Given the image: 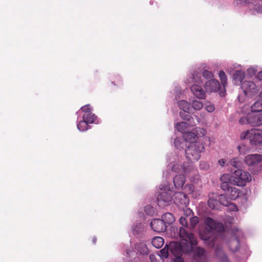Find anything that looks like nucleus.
Instances as JSON below:
<instances>
[{
    "mask_svg": "<svg viewBox=\"0 0 262 262\" xmlns=\"http://www.w3.org/2000/svg\"><path fill=\"white\" fill-rule=\"evenodd\" d=\"M185 182V177L183 174L176 175L173 178L174 186L177 188H182Z\"/></svg>",
    "mask_w": 262,
    "mask_h": 262,
    "instance_id": "25",
    "label": "nucleus"
},
{
    "mask_svg": "<svg viewBox=\"0 0 262 262\" xmlns=\"http://www.w3.org/2000/svg\"><path fill=\"white\" fill-rule=\"evenodd\" d=\"M182 253L179 255H174L176 258L174 259L173 262H184L183 259L181 257Z\"/></svg>",
    "mask_w": 262,
    "mask_h": 262,
    "instance_id": "50",
    "label": "nucleus"
},
{
    "mask_svg": "<svg viewBox=\"0 0 262 262\" xmlns=\"http://www.w3.org/2000/svg\"><path fill=\"white\" fill-rule=\"evenodd\" d=\"M241 161L237 158H233L231 159L230 161L231 165L235 168L240 167L241 165Z\"/></svg>",
    "mask_w": 262,
    "mask_h": 262,
    "instance_id": "39",
    "label": "nucleus"
},
{
    "mask_svg": "<svg viewBox=\"0 0 262 262\" xmlns=\"http://www.w3.org/2000/svg\"><path fill=\"white\" fill-rule=\"evenodd\" d=\"M204 222L206 228L204 231L200 232V237L202 240L206 241L207 244L213 246L215 244L214 234L224 231V227L223 224L217 223L210 217L206 218Z\"/></svg>",
    "mask_w": 262,
    "mask_h": 262,
    "instance_id": "2",
    "label": "nucleus"
},
{
    "mask_svg": "<svg viewBox=\"0 0 262 262\" xmlns=\"http://www.w3.org/2000/svg\"><path fill=\"white\" fill-rule=\"evenodd\" d=\"M178 105L183 111L180 113V117L183 120L188 121V125L192 126L200 122V119L197 116L195 115L194 117H192L189 114V113L191 112L190 103L182 100L178 102Z\"/></svg>",
    "mask_w": 262,
    "mask_h": 262,
    "instance_id": "6",
    "label": "nucleus"
},
{
    "mask_svg": "<svg viewBox=\"0 0 262 262\" xmlns=\"http://www.w3.org/2000/svg\"><path fill=\"white\" fill-rule=\"evenodd\" d=\"M252 180V176L247 171L241 169L234 171L232 174V184L238 186H244Z\"/></svg>",
    "mask_w": 262,
    "mask_h": 262,
    "instance_id": "10",
    "label": "nucleus"
},
{
    "mask_svg": "<svg viewBox=\"0 0 262 262\" xmlns=\"http://www.w3.org/2000/svg\"><path fill=\"white\" fill-rule=\"evenodd\" d=\"M205 110L209 113L213 112L215 110L214 105L210 102H208L205 106Z\"/></svg>",
    "mask_w": 262,
    "mask_h": 262,
    "instance_id": "41",
    "label": "nucleus"
},
{
    "mask_svg": "<svg viewBox=\"0 0 262 262\" xmlns=\"http://www.w3.org/2000/svg\"><path fill=\"white\" fill-rule=\"evenodd\" d=\"M132 252V250H129V251H126V254L127 255H130V253Z\"/></svg>",
    "mask_w": 262,
    "mask_h": 262,
    "instance_id": "57",
    "label": "nucleus"
},
{
    "mask_svg": "<svg viewBox=\"0 0 262 262\" xmlns=\"http://www.w3.org/2000/svg\"><path fill=\"white\" fill-rule=\"evenodd\" d=\"M185 191L188 193L192 194V197L195 198H197L201 194V192L199 191H196L194 190V188L193 185L188 184L184 187Z\"/></svg>",
    "mask_w": 262,
    "mask_h": 262,
    "instance_id": "29",
    "label": "nucleus"
},
{
    "mask_svg": "<svg viewBox=\"0 0 262 262\" xmlns=\"http://www.w3.org/2000/svg\"><path fill=\"white\" fill-rule=\"evenodd\" d=\"M220 95L221 97H224L225 96V92H223V91L220 92Z\"/></svg>",
    "mask_w": 262,
    "mask_h": 262,
    "instance_id": "56",
    "label": "nucleus"
},
{
    "mask_svg": "<svg viewBox=\"0 0 262 262\" xmlns=\"http://www.w3.org/2000/svg\"><path fill=\"white\" fill-rule=\"evenodd\" d=\"M191 110L200 111L203 107V103L197 100H192L190 101Z\"/></svg>",
    "mask_w": 262,
    "mask_h": 262,
    "instance_id": "32",
    "label": "nucleus"
},
{
    "mask_svg": "<svg viewBox=\"0 0 262 262\" xmlns=\"http://www.w3.org/2000/svg\"><path fill=\"white\" fill-rule=\"evenodd\" d=\"M244 95L248 97H252L257 94L258 89L254 82L251 81H245L241 85Z\"/></svg>",
    "mask_w": 262,
    "mask_h": 262,
    "instance_id": "13",
    "label": "nucleus"
},
{
    "mask_svg": "<svg viewBox=\"0 0 262 262\" xmlns=\"http://www.w3.org/2000/svg\"><path fill=\"white\" fill-rule=\"evenodd\" d=\"M194 259L196 262H207V257L205 250L200 247L194 250Z\"/></svg>",
    "mask_w": 262,
    "mask_h": 262,
    "instance_id": "19",
    "label": "nucleus"
},
{
    "mask_svg": "<svg viewBox=\"0 0 262 262\" xmlns=\"http://www.w3.org/2000/svg\"><path fill=\"white\" fill-rule=\"evenodd\" d=\"M145 211L146 212V213L148 215H151L154 213V210L153 207L151 206L148 205L146 206L145 207Z\"/></svg>",
    "mask_w": 262,
    "mask_h": 262,
    "instance_id": "45",
    "label": "nucleus"
},
{
    "mask_svg": "<svg viewBox=\"0 0 262 262\" xmlns=\"http://www.w3.org/2000/svg\"><path fill=\"white\" fill-rule=\"evenodd\" d=\"M136 249L141 254L146 255L149 253V250L144 243L137 244L135 247Z\"/></svg>",
    "mask_w": 262,
    "mask_h": 262,
    "instance_id": "28",
    "label": "nucleus"
},
{
    "mask_svg": "<svg viewBox=\"0 0 262 262\" xmlns=\"http://www.w3.org/2000/svg\"><path fill=\"white\" fill-rule=\"evenodd\" d=\"M218 195L214 193L209 194V200L208 201V206L212 209H219L220 203L217 200Z\"/></svg>",
    "mask_w": 262,
    "mask_h": 262,
    "instance_id": "21",
    "label": "nucleus"
},
{
    "mask_svg": "<svg viewBox=\"0 0 262 262\" xmlns=\"http://www.w3.org/2000/svg\"><path fill=\"white\" fill-rule=\"evenodd\" d=\"M88 114H86L82 117V120L78 121L77 127L79 130L84 132L88 129V124L93 123V116L91 115V119H88Z\"/></svg>",
    "mask_w": 262,
    "mask_h": 262,
    "instance_id": "18",
    "label": "nucleus"
},
{
    "mask_svg": "<svg viewBox=\"0 0 262 262\" xmlns=\"http://www.w3.org/2000/svg\"><path fill=\"white\" fill-rule=\"evenodd\" d=\"M237 149L240 155H245L250 151V148L245 144H241L237 146Z\"/></svg>",
    "mask_w": 262,
    "mask_h": 262,
    "instance_id": "36",
    "label": "nucleus"
},
{
    "mask_svg": "<svg viewBox=\"0 0 262 262\" xmlns=\"http://www.w3.org/2000/svg\"><path fill=\"white\" fill-rule=\"evenodd\" d=\"M243 236V232L237 228L234 229L231 231V237L228 241V244L230 250L236 251L239 248V238Z\"/></svg>",
    "mask_w": 262,
    "mask_h": 262,
    "instance_id": "12",
    "label": "nucleus"
},
{
    "mask_svg": "<svg viewBox=\"0 0 262 262\" xmlns=\"http://www.w3.org/2000/svg\"><path fill=\"white\" fill-rule=\"evenodd\" d=\"M180 224L183 226V227H187V221L185 217H181L179 220Z\"/></svg>",
    "mask_w": 262,
    "mask_h": 262,
    "instance_id": "47",
    "label": "nucleus"
},
{
    "mask_svg": "<svg viewBox=\"0 0 262 262\" xmlns=\"http://www.w3.org/2000/svg\"><path fill=\"white\" fill-rule=\"evenodd\" d=\"M227 206H229V209L231 210L232 211H236L237 210V208L236 206L232 203H230V202L228 203V205Z\"/></svg>",
    "mask_w": 262,
    "mask_h": 262,
    "instance_id": "48",
    "label": "nucleus"
},
{
    "mask_svg": "<svg viewBox=\"0 0 262 262\" xmlns=\"http://www.w3.org/2000/svg\"><path fill=\"white\" fill-rule=\"evenodd\" d=\"M194 259L196 262H207V257L205 250L200 247L194 250Z\"/></svg>",
    "mask_w": 262,
    "mask_h": 262,
    "instance_id": "20",
    "label": "nucleus"
},
{
    "mask_svg": "<svg viewBox=\"0 0 262 262\" xmlns=\"http://www.w3.org/2000/svg\"><path fill=\"white\" fill-rule=\"evenodd\" d=\"M187 127V123L185 122H181L177 123L175 125V127L177 130L184 134V133L186 132V129Z\"/></svg>",
    "mask_w": 262,
    "mask_h": 262,
    "instance_id": "34",
    "label": "nucleus"
},
{
    "mask_svg": "<svg viewBox=\"0 0 262 262\" xmlns=\"http://www.w3.org/2000/svg\"><path fill=\"white\" fill-rule=\"evenodd\" d=\"M150 227L153 231L157 232H162L166 230V225L162 220L154 219L150 222Z\"/></svg>",
    "mask_w": 262,
    "mask_h": 262,
    "instance_id": "17",
    "label": "nucleus"
},
{
    "mask_svg": "<svg viewBox=\"0 0 262 262\" xmlns=\"http://www.w3.org/2000/svg\"><path fill=\"white\" fill-rule=\"evenodd\" d=\"M169 174V172L168 171H164L163 172V177L167 178H168Z\"/></svg>",
    "mask_w": 262,
    "mask_h": 262,
    "instance_id": "55",
    "label": "nucleus"
},
{
    "mask_svg": "<svg viewBox=\"0 0 262 262\" xmlns=\"http://www.w3.org/2000/svg\"><path fill=\"white\" fill-rule=\"evenodd\" d=\"M186 82L191 84L190 90L194 96L199 99H205L206 92L203 89L201 85L203 79L200 71H194L191 75L188 76Z\"/></svg>",
    "mask_w": 262,
    "mask_h": 262,
    "instance_id": "3",
    "label": "nucleus"
},
{
    "mask_svg": "<svg viewBox=\"0 0 262 262\" xmlns=\"http://www.w3.org/2000/svg\"><path fill=\"white\" fill-rule=\"evenodd\" d=\"M218 163L221 166L224 167L227 165V161L225 159H221L218 161Z\"/></svg>",
    "mask_w": 262,
    "mask_h": 262,
    "instance_id": "49",
    "label": "nucleus"
},
{
    "mask_svg": "<svg viewBox=\"0 0 262 262\" xmlns=\"http://www.w3.org/2000/svg\"><path fill=\"white\" fill-rule=\"evenodd\" d=\"M221 181L223 183L232 184V175L230 176L228 174H223L220 178Z\"/></svg>",
    "mask_w": 262,
    "mask_h": 262,
    "instance_id": "38",
    "label": "nucleus"
},
{
    "mask_svg": "<svg viewBox=\"0 0 262 262\" xmlns=\"http://www.w3.org/2000/svg\"><path fill=\"white\" fill-rule=\"evenodd\" d=\"M190 225L192 228H194L199 223V218L196 216H193L190 219Z\"/></svg>",
    "mask_w": 262,
    "mask_h": 262,
    "instance_id": "44",
    "label": "nucleus"
},
{
    "mask_svg": "<svg viewBox=\"0 0 262 262\" xmlns=\"http://www.w3.org/2000/svg\"><path fill=\"white\" fill-rule=\"evenodd\" d=\"M262 89V84H261ZM251 111L252 112H259L262 111V91L259 95V99L251 106Z\"/></svg>",
    "mask_w": 262,
    "mask_h": 262,
    "instance_id": "24",
    "label": "nucleus"
},
{
    "mask_svg": "<svg viewBox=\"0 0 262 262\" xmlns=\"http://www.w3.org/2000/svg\"><path fill=\"white\" fill-rule=\"evenodd\" d=\"M249 141L253 145L262 144V130L257 129H251Z\"/></svg>",
    "mask_w": 262,
    "mask_h": 262,
    "instance_id": "15",
    "label": "nucleus"
},
{
    "mask_svg": "<svg viewBox=\"0 0 262 262\" xmlns=\"http://www.w3.org/2000/svg\"><path fill=\"white\" fill-rule=\"evenodd\" d=\"M221 188L223 189V190H226L228 191V188H230V187H229L228 186V183H222V185H221Z\"/></svg>",
    "mask_w": 262,
    "mask_h": 262,
    "instance_id": "52",
    "label": "nucleus"
},
{
    "mask_svg": "<svg viewBox=\"0 0 262 262\" xmlns=\"http://www.w3.org/2000/svg\"><path fill=\"white\" fill-rule=\"evenodd\" d=\"M219 77L220 79L221 84L223 86L224 89L227 84V77L223 71H220L219 73Z\"/></svg>",
    "mask_w": 262,
    "mask_h": 262,
    "instance_id": "35",
    "label": "nucleus"
},
{
    "mask_svg": "<svg viewBox=\"0 0 262 262\" xmlns=\"http://www.w3.org/2000/svg\"><path fill=\"white\" fill-rule=\"evenodd\" d=\"M145 228V226L144 224L138 223L134 224L132 227V231L134 234H138L141 232H142Z\"/></svg>",
    "mask_w": 262,
    "mask_h": 262,
    "instance_id": "33",
    "label": "nucleus"
},
{
    "mask_svg": "<svg viewBox=\"0 0 262 262\" xmlns=\"http://www.w3.org/2000/svg\"><path fill=\"white\" fill-rule=\"evenodd\" d=\"M217 200L220 205H223L224 206H227L228 205V203L229 201L228 200L226 195L221 194L220 196L218 195Z\"/></svg>",
    "mask_w": 262,
    "mask_h": 262,
    "instance_id": "37",
    "label": "nucleus"
},
{
    "mask_svg": "<svg viewBox=\"0 0 262 262\" xmlns=\"http://www.w3.org/2000/svg\"><path fill=\"white\" fill-rule=\"evenodd\" d=\"M184 209V214H185L187 216L190 215L192 214V213L191 210L190 209H189V208H187L186 207V208H185Z\"/></svg>",
    "mask_w": 262,
    "mask_h": 262,
    "instance_id": "51",
    "label": "nucleus"
},
{
    "mask_svg": "<svg viewBox=\"0 0 262 262\" xmlns=\"http://www.w3.org/2000/svg\"><path fill=\"white\" fill-rule=\"evenodd\" d=\"M160 191L157 196V200L159 206H167L172 200V191L168 185H161L159 187Z\"/></svg>",
    "mask_w": 262,
    "mask_h": 262,
    "instance_id": "9",
    "label": "nucleus"
},
{
    "mask_svg": "<svg viewBox=\"0 0 262 262\" xmlns=\"http://www.w3.org/2000/svg\"><path fill=\"white\" fill-rule=\"evenodd\" d=\"M262 161V155L259 154L249 155L244 158V162L248 166H254Z\"/></svg>",
    "mask_w": 262,
    "mask_h": 262,
    "instance_id": "16",
    "label": "nucleus"
},
{
    "mask_svg": "<svg viewBox=\"0 0 262 262\" xmlns=\"http://www.w3.org/2000/svg\"><path fill=\"white\" fill-rule=\"evenodd\" d=\"M92 107L90 106V105L87 104L85 105L81 108V110L79 111L77 113L80 114L81 113H83V116H84L86 114H88L89 115H88V119H91V115L93 116V123H98V122L96 121V117L95 115L92 113Z\"/></svg>",
    "mask_w": 262,
    "mask_h": 262,
    "instance_id": "22",
    "label": "nucleus"
},
{
    "mask_svg": "<svg viewBox=\"0 0 262 262\" xmlns=\"http://www.w3.org/2000/svg\"><path fill=\"white\" fill-rule=\"evenodd\" d=\"M256 78H257V79H258L260 80H262V71L259 72L257 74V75L256 76Z\"/></svg>",
    "mask_w": 262,
    "mask_h": 262,
    "instance_id": "53",
    "label": "nucleus"
},
{
    "mask_svg": "<svg viewBox=\"0 0 262 262\" xmlns=\"http://www.w3.org/2000/svg\"><path fill=\"white\" fill-rule=\"evenodd\" d=\"M240 107V113L243 115L239 119L240 124H250L252 126L262 125V114H253L250 113V106L248 104H244Z\"/></svg>",
    "mask_w": 262,
    "mask_h": 262,
    "instance_id": "4",
    "label": "nucleus"
},
{
    "mask_svg": "<svg viewBox=\"0 0 262 262\" xmlns=\"http://www.w3.org/2000/svg\"><path fill=\"white\" fill-rule=\"evenodd\" d=\"M168 167L174 172H182L185 174L195 171V168L190 162L183 161L181 158L178 155H173L169 159Z\"/></svg>",
    "mask_w": 262,
    "mask_h": 262,
    "instance_id": "5",
    "label": "nucleus"
},
{
    "mask_svg": "<svg viewBox=\"0 0 262 262\" xmlns=\"http://www.w3.org/2000/svg\"><path fill=\"white\" fill-rule=\"evenodd\" d=\"M215 253L220 258L221 262H229L227 256L225 254L221 248L217 247L215 249Z\"/></svg>",
    "mask_w": 262,
    "mask_h": 262,
    "instance_id": "31",
    "label": "nucleus"
},
{
    "mask_svg": "<svg viewBox=\"0 0 262 262\" xmlns=\"http://www.w3.org/2000/svg\"><path fill=\"white\" fill-rule=\"evenodd\" d=\"M201 76L203 79L205 80L204 88L207 93L217 92L221 88L220 82L214 78L213 74L208 70H204Z\"/></svg>",
    "mask_w": 262,
    "mask_h": 262,
    "instance_id": "7",
    "label": "nucleus"
},
{
    "mask_svg": "<svg viewBox=\"0 0 262 262\" xmlns=\"http://www.w3.org/2000/svg\"><path fill=\"white\" fill-rule=\"evenodd\" d=\"M183 140L177 138L175 139L174 144L175 147L178 149L183 148L184 146H186L187 144L194 142H198V136L193 132H186L184 133Z\"/></svg>",
    "mask_w": 262,
    "mask_h": 262,
    "instance_id": "11",
    "label": "nucleus"
},
{
    "mask_svg": "<svg viewBox=\"0 0 262 262\" xmlns=\"http://www.w3.org/2000/svg\"><path fill=\"white\" fill-rule=\"evenodd\" d=\"M250 136V130H248L245 132H242L241 134L240 138L241 139H245L248 138L249 139V137Z\"/></svg>",
    "mask_w": 262,
    "mask_h": 262,
    "instance_id": "43",
    "label": "nucleus"
},
{
    "mask_svg": "<svg viewBox=\"0 0 262 262\" xmlns=\"http://www.w3.org/2000/svg\"><path fill=\"white\" fill-rule=\"evenodd\" d=\"M257 71V66H252L247 69V74L249 76L252 77L254 75H255V74H256Z\"/></svg>",
    "mask_w": 262,
    "mask_h": 262,
    "instance_id": "40",
    "label": "nucleus"
},
{
    "mask_svg": "<svg viewBox=\"0 0 262 262\" xmlns=\"http://www.w3.org/2000/svg\"><path fill=\"white\" fill-rule=\"evenodd\" d=\"M179 236L181 238L180 243L170 242L168 245H166L160 251V254H157V256L162 260L167 258L169 255V251L173 255H179L181 253H188L192 251L193 246L197 244V240L194 235L188 233L183 227L180 228Z\"/></svg>",
    "mask_w": 262,
    "mask_h": 262,
    "instance_id": "1",
    "label": "nucleus"
},
{
    "mask_svg": "<svg viewBox=\"0 0 262 262\" xmlns=\"http://www.w3.org/2000/svg\"><path fill=\"white\" fill-rule=\"evenodd\" d=\"M186 146V158L191 162L198 161L200 158L201 153L204 151V146L199 142H194L187 144Z\"/></svg>",
    "mask_w": 262,
    "mask_h": 262,
    "instance_id": "8",
    "label": "nucleus"
},
{
    "mask_svg": "<svg viewBox=\"0 0 262 262\" xmlns=\"http://www.w3.org/2000/svg\"><path fill=\"white\" fill-rule=\"evenodd\" d=\"M240 191L238 189L234 187H230L228 188V199L230 200L236 199L239 195Z\"/></svg>",
    "mask_w": 262,
    "mask_h": 262,
    "instance_id": "26",
    "label": "nucleus"
},
{
    "mask_svg": "<svg viewBox=\"0 0 262 262\" xmlns=\"http://www.w3.org/2000/svg\"><path fill=\"white\" fill-rule=\"evenodd\" d=\"M245 77V72L241 70H236L233 76V80L235 84L239 85L242 84V82Z\"/></svg>",
    "mask_w": 262,
    "mask_h": 262,
    "instance_id": "23",
    "label": "nucleus"
},
{
    "mask_svg": "<svg viewBox=\"0 0 262 262\" xmlns=\"http://www.w3.org/2000/svg\"><path fill=\"white\" fill-rule=\"evenodd\" d=\"M238 101H239L240 103H242L244 102V96H239L238 97Z\"/></svg>",
    "mask_w": 262,
    "mask_h": 262,
    "instance_id": "54",
    "label": "nucleus"
},
{
    "mask_svg": "<svg viewBox=\"0 0 262 262\" xmlns=\"http://www.w3.org/2000/svg\"><path fill=\"white\" fill-rule=\"evenodd\" d=\"M96 238L95 237H94L93 238V242L94 244H95L96 243Z\"/></svg>",
    "mask_w": 262,
    "mask_h": 262,
    "instance_id": "58",
    "label": "nucleus"
},
{
    "mask_svg": "<svg viewBox=\"0 0 262 262\" xmlns=\"http://www.w3.org/2000/svg\"><path fill=\"white\" fill-rule=\"evenodd\" d=\"M164 243L162 237L160 236L154 237L151 241V244L156 248H160L162 247Z\"/></svg>",
    "mask_w": 262,
    "mask_h": 262,
    "instance_id": "30",
    "label": "nucleus"
},
{
    "mask_svg": "<svg viewBox=\"0 0 262 262\" xmlns=\"http://www.w3.org/2000/svg\"><path fill=\"white\" fill-rule=\"evenodd\" d=\"M200 168L204 170L208 169L209 167V165L205 161H202L200 164Z\"/></svg>",
    "mask_w": 262,
    "mask_h": 262,
    "instance_id": "46",
    "label": "nucleus"
},
{
    "mask_svg": "<svg viewBox=\"0 0 262 262\" xmlns=\"http://www.w3.org/2000/svg\"><path fill=\"white\" fill-rule=\"evenodd\" d=\"M173 202L180 208L183 209L188 205L189 200L185 193L178 192L174 195Z\"/></svg>",
    "mask_w": 262,
    "mask_h": 262,
    "instance_id": "14",
    "label": "nucleus"
},
{
    "mask_svg": "<svg viewBox=\"0 0 262 262\" xmlns=\"http://www.w3.org/2000/svg\"><path fill=\"white\" fill-rule=\"evenodd\" d=\"M149 259L151 262H162V259L160 257H158L157 255L150 254Z\"/></svg>",
    "mask_w": 262,
    "mask_h": 262,
    "instance_id": "42",
    "label": "nucleus"
},
{
    "mask_svg": "<svg viewBox=\"0 0 262 262\" xmlns=\"http://www.w3.org/2000/svg\"><path fill=\"white\" fill-rule=\"evenodd\" d=\"M162 221L166 226L173 223L175 221V217L173 215L168 212L164 213L162 215Z\"/></svg>",
    "mask_w": 262,
    "mask_h": 262,
    "instance_id": "27",
    "label": "nucleus"
}]
</instances>
